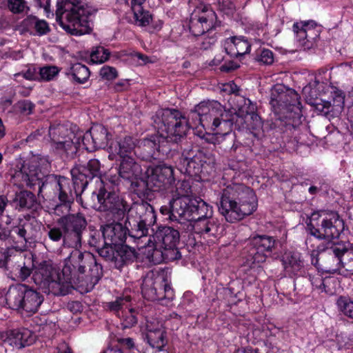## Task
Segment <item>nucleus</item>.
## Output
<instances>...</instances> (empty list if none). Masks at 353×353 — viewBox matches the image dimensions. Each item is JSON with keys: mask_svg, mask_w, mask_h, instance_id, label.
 <instances>
[{"mask_svg": "<svg viewBox=\"0 0 353 353\" xmlns=\"http://www.w3.org/2000/svg\"><path fill=\"white\" fill-rule=\"evenodd\" d=\"M221 91L234 94L235 112L225 110L218 101H202L191 110L190 117L195 125H201L205 129L227 134L234 127L255 130L261 127L259 116L256 113V105L249 99L239 95V88L233 81L221 85Z\"/></svg>", "mask_w": 353, "mask_h": 353, "instance_id": "f257e3e1", "label": "nucleus"}, {"mask_svg": "<svg viewBox=\"0 0 353 353\" xmlns=\"http://www.w3.org/2000/svg\"><path fill=\"white\" fill-rule=\"evenodd\" d=\"M13 183L19 188L25 186L32 188L39 186L38 194L46 199L53 200L57 196L61 202L54 208V213L61 216L64 209L68 212L73 201L72 190L70 181L65 177L57 179L54 175H46L39 169L36 163L23 165L19 170L12 175Z\"/></svg>", "mask_w": 353, "mask_h": 353, "instance_id": "f03ea898", "label": "nucleus"}, {"mask_svg": "<svg viewBox=\"0 0 353 353\" xmlns=\"http://www.w3.org/2000/svg\"><path fill=\"white\" fill-rule=\"evenodd\" d=\"M75 192H83L88 184L94 178L99 179V188L97 193L93 192L92 202L88 205L101 213L108 215L110 209V192H108L105 185L110 181L101 172V163L97 159L88 158L83 153L79 155L78 160L70 171Z\"/></svg>", "mask_w": 353, "mask_h": 353, "instance_id": "7ed1b4c3", "label": "nucleus"}, {"mask_svg": "<svg viewBox=\"0 0 353 353\" xmlns=\"http://www.w3.org/2000/svg\"><path fill=\"white\" fill-rule=\"evenodd\" d=\"M219 213L230 223L252 214L257 207L254 191L242 184H233L223 189L217 203Z\"/></svg>", "mask_w": 353, "mask_h": 353, "instance_id": "20e7f679", "label": "nucleus"}, {"mask_svg": "<svg viewBox=\"0 0 353 353\" xmlns=\"http://www.w3.org/2000/svg\"><path fill=\"white\" fill-rule=\"evenodd\" d=\"M299 94L282 84L273 86L270 104L276 114H283L287 119L285 128L291 130L299 125L301 119V104Z\"/></svg>", "mask_w": 353, "mask_h": 353, "instance_id": "39448f33", "label": "nucleus"}, {"mask_svg": "<svg viewBox=\"0 0 353 353\" xmlns=\"http://www.w3.org/2000/svg\"><path fill=\"white\" fill-rule=\"evenodd\" d=\"M90 12L84 0H65L56 12V20L60 26L72 35L90 33L88 23Z\"/></svg>", "mask_w": 353, "mask_h": 353, "instance_id": "423d86ee", "label": "nucleus"}, {"mask_svg": "<svg viewBox=\"0 0 353 353\" xmlns=\"http://www.w3.org/2000/svg\"><path fill=\"white\" fill-rule=\"evenodd\" d=\"M153 126L166 142L178 143L190 129L188 119L176 109H161L152 116Z\"/></svg>", "mask_w": 353, "mask_h": 353, "instance_id": "0eeeda50", "label": "nucleus"}, {"mask_svg": "<svg viewBox=\"0 0 353 353\" xmlns=\"http://www.w3.org/2000/svg\"><path fill=\"white\" fill-rule=\"evenodd\" d=\"M188 221H193V230L204 239L216 238L223 232V226L212 216V206L200 198H192L189 206Z\"/></svg>", "mask_w": 353, "mask_h": 353, "instance_id": "6e6552de", "label": "nucleus"}, {"mask_svg": "<svg viewBox=\"0 0 353 353\" xmlns=\"http://www.w3.org/2000/svg\"><path fill=\"white\" fill-rule=\"evenodd\" d=\"M32 279L45 293L55 296H65L72 288L73 277L65 272L64 266L60 272L51 264L43 262L36 268Z\"/></svg>", "mask_w": 353, "mask_h": 353, "instance_id": "1a4fd4ad", "label": "nucleus"}, {"mask_svg": "<svg viewBox=\"0 0 353 353\" xmlns=\"http://www.w3.org/2000/svg\"><path fill=\"white\" fill-rule=\"evenodd\" d=\"M307 228L315 238L334 241L343 232L345 223L337 212L321 210L312 213Z\"/></svg>", "mask_w": 353, "mask_h": 353, "instance_id": "9d476101", "label": "nucleus"}, {"mask_svg": "<svg viewBox=\"0 0 353 353\" xmlns=\"http://www.w3.org/2000/svg\"><path fill=\"white\" fill-rule=\"evenodd\" d=\"M346 250V243L328 241L317 245L310 253L311 263L318 269L329 273L341 270L342 258Z\"/></svg>", "mask_w": 353, "mask_h": 353, "instance_id": "9b49d317", "label": "nucleus"}, {"mask_svg": "<svg viewBox=\"0 0 353 353\" xmlns=\"http://www.w3.org/2000/svg\"><path fill=\"white\" fill-rule=\"evenodd\" d=\"M180 164L188 175L206 177L214 172L215 159L196 146H188L182 152Z\"/></svg>", "mask_w": 353, "mask_h": 353, "instance_id": "f8f14e48", "label": "nucleus"}, {"mask_svg": "<svg viewBox=\"0 0 353 353\" xmlns=\"http://www.w3.org/2000/svg\"><path fill=\"white\" fill-rule=\"evenodd\" d=\"M65 272L73 277L76 273L85 274L92 283L98 281L102 274V268L98 264L95 256L89 252L72 250L65 259Z\"/></svg>", "mask_w": 353, "mask_h": 353, "instance_id": "ddd939ff", "label": "nucleus"}, {"mask_svg": "<svg viewBox=\"0 0 353 353\" xmlns=\"http://www.w3.org/2000/svg\"><path fill=\"white\" fill-rule=\"evenodd\" d=\"M216 14L209 6L200 5L191 13L189 20V30L194 37L204 35L208 33V37H204L202 48L208 49L216 41L214 35L209 36L210 32L216 28Z\"/></svg>", "mask_w": 353, "mask_h": 353, "instance_id": "4468645a", "label": "nucleus"}, {"mask_svg": "<svg viewBox=\"0 0 353 353\" xmlns=\"http://www.w3.org/2000/svg\"><path fill=\"white\" fill-rule=\"evenodd\" d=\"M6 301L12 310L35 313L43 303V296L27 285L16 284L9 288L6 294Z\"/></svg>", "mask_w": 353, "mask_h": 353, "instance_id": "2eb2a0df", "label": "nucleus"}, {"mask_svg": "<svg viewBox=\"0 0 353 353\" xmlns=\"http://www.w3.org/2000/svg\"><path fill=\"white\" fill-rule=\"evenodd\" d=\"M141 292L143 297L149 301H171L174 292L168 283V276L164 271L152 270L143 279Z\"/></svg>", "mask_w": 353, "mask_h": 353, "instance_id": "dca6fc26", "label": "nucleus"}, {"mask_svg": "<svg viewBox=\"0 0 353 353\" xmlns=\"http://www.w3.org/2000/svg\"><path fill=\"white\" fill-rule=\"evenodd\" d=\"M128 205L123 199L112 192V245L125 243L128 236H131L126 216Z\"/></svg>", "mask_w": 353, "mask_h": 353, "instance_id": "f3484780", "label": "nucleus"}, {"mask_svg": "<svg viewBox=\"0 0 353 353\" xmlns=\"http://www.w3.org/2000/svg\"><path fill=\"white\" fill-rule=\"evenodd\" d=\"M153 237L157 245L163 250L155 251L154 254L161 255L163 259L170 261L177 260L181 257L176 248L180 239L177 230L169 226H160Z\"/></svg>", "mask_w": 353, "mask_h": 353, "instance_id": "a211bd4d", "label": "nucleus"}, {"mask_svg": "<svg viewBox=\"0 0 353 353\" xmlns=\"http://www.w3.org/2000/svg\"><path fill=\"white\" fill-rule=\"evenodd\" d=\"M275 239L268 235H257L250 238L243 249L244 257L248 265L265 261L275 246Z\"/></svg>", "mask_w": 353, "mask_h": 353, "instance_id": "6ab92c4d", "label": "nucleus"}, {"mask_svg": "<svg viewBox=\"0 0 353 353\" xmlns=\"http://www.w3.org/2000/svg\"><path fill=\"white\" fill-rule=\"evenodd\" d=\"M39 223L34 218L19 219L17 223L12 228V242L13 249L23 252L28 248V243L34 241L39 232Z\"/></svg>", "mask_w": 353, "mask_h": 353, "instance_id": "aec40b11", "label": "nucleus"}, {"mask_svg": "<svg viewBox=\"0 0 353 353\" xmlns=\"http://www.w3.org/2000/svg\"><path fill=\"white\" fill-rule=\"evenodd\" d=\"M148 183L152 191H168L174 183V170L172 166L160 164L149 167L146 172Z\"/></svg>", "mask_w": 353, "mask_h": 353, "instance_id": "412c9836", "label": "nucleus"}, {"mask_svg": "<svg viewBox=\"0 0 353 353\" xmlns=\"http://www.w3.org/2000/svg\"><path fill=\"white\" fill-rule=\"evenodd\" d=\"M49 135L55 144V148L65 153L69 158L73 159L77 154L75 144L77 142H72L75 139V133L69 130L63 125L50 126Z\"/></svg>", "mask_w": 353, "mask_h": 353, "instance_id": "4be33fe9", "label": "nucleus"}, {"mask_svg": "<svg viewBox=\"0 0 353 353\" xmlns=\"http://www.w3.org/2000/svg\"><path fill=\"white\" fill-rule=\"evenodd\" d=\"M298 46L303 49L313 48L319 37V30L314 21L296 22L292 26Z\"/></svg>", "mask_w": 353, "mask_h": 353, "instance_id": "5701e85b", "label": "nucleus"}, {"mask_svg": "<svg viewBox=\"0 0 353 353\" xmlns=\"http://www.w3.org/2000/svg\"><path fill=\"white\" fill-rule=\"evenodd\" d=\"M131 11L133 13V18L128 21L130 23L141 28H147L150 32H157L162 28L163 21L154 17L145 8L139 9V11L135 10Z\"/></svg>", "mask_w": 353, "mask_h": 353, "instance_id": "b1692460", "label": "nucleus"}, {"mask_svg": "<svg viewBox=\"0 0 353 353\" xmlns=\"http://www.w3.org/2000/svg\"><path fill=\"white\" fill-rule=\"evenodd\" d=\"M130 296H124L117 297L114 301H112V310H115L116 316L121 320L122 329L130 328L134 326L137 322L135 311L126 307L124 310H120V307L130 302Z\"/></svg>", "mask_w": 353, "mask_h": 353, "instance_id": "393cba45", "label": "nucleus"}, {"mask_svg": "<svg viewBox=\"0 0 353 353\" xmlns=\"http://www.w3.org/2000/svg\"><path fill=\"white\" fill-rule=\"evenodd\" d=\"M136 257L135 250L125 243L112 245V263L117 269L133 262Z\"/></svg>", "mask_w": 353, "mask_h": 353, "instance_id": "a878e982", "label": "nucleus"}, {"mask_svg": "<svg viewBox=\"0 0 353 353\" xmlns=\"http://www.w3.org/2000/svg\"><path fill=\"white\" fill-rule=\"evenodd\" d=\"M57 223L63 231L85 232L88 223L85 216L81 213L69 214L61 216L57 220Z\"/></svg>", "mask_w": 353, "mask_h": 353, "instance_id": "bb28decb", "label": "nucleus"}, {"mask_svg": "<svg viewBox=\"0 0 353 353\" xmlns=\"http://www.w3.org/2000/svg\"><path fill=\"white\" fill-rule=\"evenodd\" d=\"M224 48L231 57H240L250 52L251 43L243 36H234L225 40Z\"/></svg>", "mask_w": 353, "mask_h": 353, "instance_id": "cd10ccee", "label": "nucleus"}, {"mask_svg": "<svg viewBox=\"0 0 353 353\" xmlns=\"http://www.w3.org/2000/svg\"><path fill=\"white\" fill-rule=\"evenodd\" d=\"M282 264L290 276L301 274L305 265L303 256L298 252H285L282 256Z\"/></svg>", "mask_w": 353, "mask_h": 353, "instance_id": "c85d7f7f", "label": "nucleus"}, {"mask_svg": "<svg viewBox=\"0 0 353 353\" xmlns=\"http://www.w3.org/2000/svg\"><path fill=\"white\" fill-rule=\"evenodd\" d=\"M157 139H159L157 137L144 139L136 148L134 153L146 161L155 159L156 150H160L161 142L163 143V141Z\"/></svg>", "mask_w": 353, "mask_h": 353, "instance_id": "c756f323", "label": "nucleus"}, {"mask_svg": "<svg viewBox=\"0 0 353 353\" xmlns=\"http://www.w3.org/2000/svg\"><path fill=\"white\" fill-rule=\"evenodd\" d=\"M192 198L188 196H172L171 200V220L181 222L182 219L188 221L190 214L189 206Z\"/></svg>", "mask_w": 353, "mask_h": 353, "instance_id": "7c9ffc66", "label": "nucleus"}, {"mask_svg": "<svg viewBox=\"0 0 353 353\" xmlns=\"http://www.w3.org/2000/svg\"><path fill=\"white\" fill-rule=\"evenodd\" d=\"M132 216L134 214L135 219L154 223L156 215L153 207L146 201L136 202L130 209Z\"/></svg>", "mask_w": 353, "mask_h": 353, "instance_id": "2f4dec72", "label": "nucleus"}, {"mask_svg": "<svg viewBox=\"0 0 353 353\" xmlns=\"http://www.w3.org/2000/svg\"><path fill=\"white\" fill-rule=\"evenodd\" d=\"M333 104L330 101L321 100L319 102L313 103V105L317 112L328 117L333 116L335 113L341 112L344 105V98L341 96H337L336 99L333 100Z\"/></svg>", "mask_w": 353, "mask_h": 353, "instance_id": "473e14b6", "label": "nucleus"}, {"mask_svg": "<svg viewBox=\"0 0 353 353\" xmlns=\"http://www.w3.org/2000/svg\"><path fill=\"white\" fill-rule=\"evenodd\" d=\"M121 161L119 168V176L124 179H132L141 173V166L130 156L120 157Z\"/></svg>", "mask_w": 353, "mask_h": 353, "instance_id": "72a5a7b5", "label": "nucleus"}, {"mask_svg": "<svg viewBox=\"0 0 353 353\" xmlns=\"http://www.w3.org/2000/svg\"><path fill=\"white\" fill-rule=\"evenodd\" d=\"M164 334L161 325L154 327L152 325L147 324V341L152 347L157 348L159 351L162 350L166 344Z\"/></svg>", "mask_w": 353, "mask_h": 353, "instance_id": "f704fd0d", "label": "nucleus"}, {"mask_svg": "<svg viewBox=\"0 0 353 353\" xmlns=\"http://www.w3.org/2000/svg\"><path fill=\"white\" fill-rule=\"evenodd\" d=\"M110 214V209L109 210L108 215L105 213H101V215L99 216L100 220L103 223V224L100 227V230L101 231L102 236L104 239V245L102 248H99L98 253L101 257L104 258L107 261L110 259V248L109 243L107 242V240L109 239L110 236V223H109Z\"/></svg>", "mask_w": 353, "mask_h": 353, "instance_id": "c9c22d12", "label": "nucleus"}, {"mask_svg": "<svg viewBox=\"0 0 353 353\" xmlns=\"http://www.w3.org/2000/svg\"><path fill=\"white\" fill-rule=\"evenodd\" d=\"M22 26L29 31L34 30V34L39 36L46 34L50 31V26L45 20L32 15L23 20Z\"/></svg>", "mask_w": 353, "mask_h": 353, "instance_id": "e433bc0d", "label": "nucleus"}, {"mask_svg": "<svg viewBox=\"0 0 353 353\" xmlns=\"http://www.w3.org/2000/svg\"><path fill=\"white\" fill-rule=\"evenodd\" d=\"M72 142H77V144H75L77 152L81 145V143H82L85 149L87 150L92 151L97 149V146H95L90 130H88L85 133H83L81 131H78L75 133V139H73Z\"/></svg>", "mask_w": 353, "mask_h": 353, "instance_id": "4c0bfd02", "label": "nucleus"}, {"mask_svg": "<svg viewBox=\"0 0 353 353\" xmlns=\"http://www.w3.org/2000/svg\"><path fill=\"white\" fill-rule=\"evenodd\" d=\"M92 134L95 146L97 149L104 148L108 143V130L102 125H98L91 128Z\"/></svg>", "mask_w": 353, "mask_h": 353, "instance_id": "58836bf2", "label": "nucleus"}, {"mask_svg": "<svg viewBox=\"0 0 353 353\" xmlns=\"http://www.w3.org/2000/svg\"><path fill=\"white\" fill-rule=\"evenodd\" d=\"M68 74H70L77 82L83 83L89 78L90 71L85 65L77 63L72 65Z\"/></svg>", "mask_w": 353, "mask_h": 353, "instance_id": "ea45409f", "label": "nucleus"}, {"mask_svg": "<svg viewBox=\"0 0 353 353\" xmlns=\"http://www.w3.org/2000/svg\"><path fill=\"white\" fill-rule=\"evenodd\" d=\"M83 232L64 231L63 246L81 250Z\"/></svg>", "mask_w": 353, "mask_h": 353, "instance_id": "a19ab883", "label": "nucleus"}, {"mask_svg": "<svg viewBox=\"0 0 353 353\" xmlns=\"http://www.w3.org/2000/svg\"><path fill=\"white\" fill-rule=\"evenodd\" d=\"M20 329L8 330L0 334V339L4 343L16 347H22V343L20 339Z\"/></svg>", "mask_w": 353, "mask_h": 353, "instance_id": "79ce46f5", "label": "nucleus"}, {"mask_svg": "<svg viewBox=\"0 0 353 353\" xmlns=\"http://www.w3.org/2000/svg\"><path fill=\"white\" fill-rule=\"evenodd\" d=\"M172 196H188L189 197L191 191V186L188 181H179L176 183H172V189L168 190Z\"/></svg>", "mask_w": 353, "mask_h": 353, "instance_id": "37998d69", "label": "nucleus"}, {"mask_svg": "<svg viewBox=\"0 0 353 353\" xmlns=\"http://www.w3.org/2000/svg\"><path fill=\"white\" fill-rule=\"evenodd\" d=\"M16 201L20 208L30 209L37 204L35 196L29 191H21L16 196Z\"/></svg>", "mask_w": 353, "mask_h": 353, "instance_id": "c03bdc74", "label": "nucleus"}, {"mask_svg": "<svg viewBox=\"0 0 353 353\" xmlns=\"http://www.w3.org/2000/svg\"><path fill=\"white\" fill-rule=\"evenodd\" d=\"M344 269L348 274H353V249H350L348 244L346 243V250L344 252L341 269Z\"/></svg>", "mask_w": 353, "mask_h": 353, "instance_id": "a18cd8bd", "label": "nucleus"}, {"mask_svg": "<svg viewBox=\"0 0 353 353\" xmlns=\"http://www.w3.org/2000/svg\"><path fill=\"white\" fill-rule=\"evenodd\" d=\"M134 229H132L133 231L132 232L131 236L134 238H141L142 236H146L148 232V226H150L153 223L145 222L143 220L135 219L134 220Z\"/></svg>", "mask_w": 353, "mask_h": 353, "instance_id": "49530a36", "label": "nucleus"}, {"mask_svg": "<svg viewBox=\"0 0 353 353\" xmlns=\"http://www.w3.org/2000/svg\"><path fill=\"white\" fill-rule=\"evenodd\" d=\"M109 55L108 50L98 46L90 53V60L93 63H102L108 59Z\"/></svg>", "mask_w": 353, "mask_h": 353, "instance_id": "de8ad7c7", "label": "nucleus"}, {"mask_svg": "<svg viewBox=\"0 0 353 353\" xmlns=\"http://www.w3.org/2000/svg\"><path fill=\"white\" fill-rule=\"evenodd\" d=\"M119 145L120 157L129 156L128 153H130L134 149L136 150L135 143L130 137H125L123 140L119 143Z\"/></svg>", "mask_w": 353, "mask_h": 353, "instance_id": "09e8293b", "label": "nucleus"}, {"mask_svg": "<svg viewBox=\"0 0 353 353\" xmlns=\"http://www.w3.org/2000/svg\"><path fill=\"white\" fill-rule=\"evenodd\" d=\"M59 69L54 65L44 66L40 68L39 76L43 81H50L59 73Z\"/></svg>", "mask_w": 353, "mask_h": 353, "instance_id": "8fccbe9b", "label": "nucleus"}, {"mask_svg": "<svg viewBox=\"0 0 353 353\" xmlns=\"http://www.w3.org/2000/svg\"><path fill=\"white\" fill-rule=\"evenodd\" d=\"M340 310L345 315L353 319V301L345 297H341L337 301Z\"/></svg>", "mask_w": 353, "mask_h": 353, "instance_id": "3c124183", "label": "nucleus"}, {"mask_svg": "<svg viewBox=\"0 0 353 353\" xmlns=\"http://www.w3.org/2000/svg\"><path fill=\"white\" fill-rule=\"evenodd\" d=\"M131 181V186L134 192L137 193H143L145 190L150 189V185L148 183V178L146 180L139 179L138 176H134Z\"/></svg>", "mask_w": 353, "mask_h": 353, "instance_id": "603ef678", "label": "nucleus"}, {"mask_svg": "<svg viewBox=\"0 0 353 353\" xmlns=\"http://www.w3.org/2000/svg\"><path fill=\"white\" fill-rule=\"evenodd\" d=\"M8 7L14 14H19L29 9L24 0H8Z\"/></svg>", "mask_w": 353, "mask_h": 353, "instance_id": "864d4df0", "label": "nucleus"}, {"mask_svg": "<svg viewBox=\"0 0 353 353\" xmlns=\"http://www.w3.org/2000/svg\"><path fill=\"white\" fill-rule=\"evenodd\" d=\"M47 228L48 236L51 241L58 242L63 239V242L64 241V231L61 226L59 228L48 225Z\"/></svg>", "mask_w": 353, "mask_h": 353, "instance_id": "5fc2aeb1", "label": "nucleus"}, {"mask_svg": "<svg viewBox=\"0 0 353 353\" xmlns=\"http://www.w3.org/2000/svg\"><path fill=\"white\" fill-rule=\"evenodd\" d=\"M12 272L15 274L17 279L25 281L32 273V269L30 267L22 265H18L14 268Z\"/></svg>", "mask_w": 353, "mask_h": 353, "instance_id": "6e6d98bb", "label": "nucleus"}, {"mask_svg": "<svg viewBox=\"0 0 353 353\" xmlns=\"http://www.w3.org/2000/svg\"><path fill=\"white\" fill-rule=\"evenodd\" d=\"M20 339L22 343V347L32 344L35 340L34 334L28 329H20Z\"/></svg>", "mask_w": 353, "mask_h": 353, "instance_id": "4d7b16f0", "label": "nucleus"}, {"mask_svg": "<svg viewBox=\"0 0 353 353\" xmlns=\"http://www.w3.org/2000/svg\"><path fill=\"white\" fill-rule=\"evenodd\" d=\"M256 60L266 65L272 64L274 61L273 53L270 50L263 49L257 55Z\"/></svg>", "mask_w": 353, "mask_h": 353, "instance_id": "13d9d810", "label": "nucleus"}, {"mask_svg": "<svg viewBox=\"0 0 353 353\" xmlns=\"http://www.w3.org/2000/svg\"><path fill=\"white\" fill-rule=\"evenodd\" d=\"M216 5L219 10L226 14H232L235 10L232 0H217Z\"/></svg>", "mask_w": 353, "mask_h": 353, "instance_id": "bf43d9fd", "label": "nucleus"}, {"mask_svg": "<svg viewBox=\"0 0 353 353\" xmlns=\"http://www.w3.org/2000/svg\"><path fill=\"white\" fill-rule=\"evenodd\" d=\"M310 281L314 288L321 291L325 290L324 279L320 274H317L316 275L310 276Z\"/></svg>", "mask_w": 353, "mask_h": 353, "instance_id": "052dcab7", "label": "nucleus"}, {"mask_svg": "<svg viewBox=\"0 0 353 353\" xmlns=\"http://www.w3.org/2000/svg\"><path fill=\"white\" fill-rule=\"evenodd\" d=\"M0 240L6 241L8 240L11 244L12 242V229L9 227L3 225L2 221L0 220Z\"/></svg>", "mask_w": 353, "mask_h": 353, "instance_id": "680f3d73", "label": "nucleus"}, {"mask_svg": "<svg viewBox=\"0 0 353 353\" xmlns=\"http://www.w3.org/2000/svg\"><path fill=\"white\" fill-rule=\"evenodd\" d=\"M114 6V12L121 14L126 12L130 8V3L129 0H116Z\"/></svg>", "mask_w": 353, "mask_h": 353, "instance_id": "e2e57ef3", "label": "nucleus"}, {"mask_svg": "<svg viewBox=\"0 0 353 353\" xmlns=\"http://www.w3.org/2000/svg\"><path fill=\"white\" fill-rule=\"evenodd\" d=\"M232 130V128L231 129ZM232 130H230V132H228L227 134H224L223 132H217V131H214L216 134H221L223 137H224V141H230V143H232V146L229 148V150L230 152H236V149L238 148L239 144L236 143L235 141H234V137L233 134H230V132Z\"/></svg>", "mask_w": 353, "mask_h": 353, "instance_id": "0e129e2a", "label": "nucleus"}, {"mask_svg": "<svg viewBox=\"0 0 353 353\" xmlns=\"http://www.w3.org/2000/svg\"><path fill=\"white\" fill-rule=\"evenodd\" d=\"M18 106L20 111L25 114H30L34 107L31 101L27 100L19 102Z\"/></svg>", "mask_w": 353, "mask_h": 353, "instance_id": "69168bd1", "label": "nucleus"}, {"mask_svg": "<svg viewBox=\"0 0 353 353\" xmlns=\"http://www.w3.org/2000/svg\"><path fill=\"white\" fill-rule=\"evenodd\" d=\"M22 76L23 78H25L27 80H37L39 79L37 73L36 72V69L34 68H28L25 72H21L17 74H15V76Z\"/></svg>", "mask_w": 353, "mask_h": 353, "instance_id": "338daca9", "label": "nucleus"}, {"mask_svg": "<svg viewBox=\"0 0 353 353\" xmlns=\"http://www.w3.org/2000/svg\"><path fill=\"white\" fill-rule=\"evenodd\" d=\"M256 34L257 37L255 38V40L258 41L264 40L265 36L266 34L265 26L263 24L257 25L256 28Z\"/></svg>", "mask_w": 353, "mask_h": 353, "instance_id": "774afa93", "label": "nucleus"}]
</instances>
